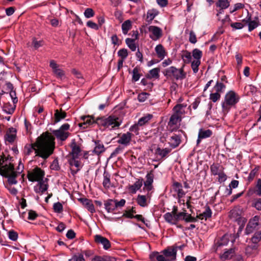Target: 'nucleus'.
Masks as SVG:
<instances>
[{"label":"nucleus","instance_id":"obj_1","mask_svg":"<svg viewBox=\"0 0 261 261\" xmlns=\"http://www.w3.org/2000/svg\"><path fill=\"white\" fill-rule=\"evenodd\" d=\"M55 148V137L46 132L39 137L35 143L26 144L23 153L25 156L34 153L35 156L45 160L53 153Z\"/></svg>","mask_w":261,"mask_h":261},{"label":"nucleus","instance_id":"obj_2","mask_svg":"<svg viewBox=\"0 0 261 261\" xmlns=\"http://www.w3.org/2000/svg\"><path fill=\"white\" fill-rule=\"evenodd\" d=\"M0 174L8 178L9 185H16L17 183V173L14 171L13 165L4 155H0Z\"/></svg>","mask_w":261,"mask_h":261},{"label":"nucleus","instance_id":"obj_3","mask_svg":"<svg viewBox=\"0 0 261 261\" xmlns=\"http://www.w3.org/2000/svg\"><path fill=\"white\" fill-rule=\"evenodd\" d=\"M96 124L105 129L113 130L118 128L122 123L121 119L117 116L111 115L97 117Z\"/></svg>","mask_w":261,"mask_h":261},{"label":"nucleus","instance_id":"obj_4","mask_svg":"<svg viewBox=\"0 0 261 261\" xmlns=\"http://www.w3.org/2000/svg\"><path fill=\"white\" fill-rule=\"evenodd\" d=\"M163 73L167 80L172 81L182 80L186 76L183 67L177 68L174 66H170L165 69Z\"/></svg>","mask_w":261,"mask_h":261},{"label":"nucleus","instance_id":"obj_5","mask_svg":"<svg viewBox=\"0 0 261 261\" xmlns=\"http://www.w3.org/2000/svg\"><path fill=\"white\" fill-rule=\"evenodd\" d=\"M240 96L234 91L230 90L226 93L224 101L222 102V108L223 111H228L234 106L239 101Z\"/></svg>","mask_w":261,"mask_h":261},{"label":"nucleus","instance_id":"obj_6","mask_svg":"<svg viewBox=\"0 0 261 261\" xmlns=\"http://www.w3.org/2000/svg\"><path fill=\"white\" fill-rule=\"evenodd\" d=\"M260 218L258 216H255L250 219L247 224L245 230V233L249 235L258 231L261 228V224L259 223Z\"/></svg>","mask_w":261,"mask_h":261},{"label":"nucleus","instance_id":"obj_7","mask_svg":"<svg viewBox=\"0 0 261 261\" xmlns=\"http://www.w3.org/2000/svg\"><path fill=\"white\" fill-rule=\"evenodd\" d=\"M230 217L232 219H234V220L236 221L238 224L239 225V227L237 233L238 237H239V234L242 231L244 227L247 222V219L243 217H241L237 211L232 210L230 212Z\"/></svg>","mask_w":261,"mask_h":261},{"label":"nucleus","instance_id":"obj_8","mask_svg":"<svg viewBox=\"0 0 261 261\" xmlns=\"http://www.w3.org/2000/svg\"><path fill=\"white\" fill-rule=\"evenodd\" d=\"M70 125L68 123L63 124L58 129L54 130L53 134L56 138L61 140L65 141L69 136V133L67 132L69 129Z\"/></svg>","mask_w":261,"mask_h":261},{"label":"nucleus","instance_id":"obj_9","mask_svg":"<svg viewBox=\"0 0 261 261\" xmlns=\"http://www.w3.org/2000/svg\"><path fill=\"white\" fill-rule=\"evenodd\" d=\"M44 172L40 168L36 167L28 173V178L29 181H39L44 180Z\"/></svg>","mask_w":261,"mask_h":261},{"label":"nucleus","instance_id":"obj_10","mask_svg":"<svg viewBox=\"0 0 261 261\" xmlns=\"http://www.w3.org/2000/svg\"><path fill=\"white\" fill-rule=\"evenodd\" d=\"M177 247L176 245L169 246L161 252L166 257L167 261H176Z\"/></svg>","mask_w":261,"mask_h":261},{"label":"nucleus","instance_id":"obj_11","mask_svg":"<svg viewBox=\"0 0 261 261\" xmlns=\"http://www.w3.org/2000/svg\"><path fill=\"white\" fill-rule=\"evenodd\" d=\"M49 67L51 68L53 74L57 79L62 80L65 78V71L60 68V66L55 60L50 61Z\"/></svg>","mask_w":261,"mask_h":261},{"label":"nucleus","instance_id":"obj_12","mask_svg":"<svg viewBox=\"0 0 261 261\" xmlns=\"http://www.w3.org/2000/svg\"><path fill=\"white\" fill-rule=\"evenodd\" d=\"M148 31L150 33L149 37L152 40L156 41L162 36V30L158 27L154 25L149 26Z\"/></svg>","mask_w":261,"mask_h":261},{"label":"nucleus","instance_id":"obj_13","mask_svg":"<svg viewBox=\"0 0 261 261\" xmlns=\"http://www.w3.org/2000/svg\"><path fill=\"white\" fill-rule=\"evenodd\" d=\"M172 189V191L176 194L177 198L178 199L184 197L187 193L186 192L184 191L182 184L177 181H174L173 182Z\"/></svg>","mask_w":261,"mask_h":261},{"label":"nucleus","instance_id":"obj_14","mask_svg":"<svg viewBox=\"0 0 261 261\" xmlns=\"http://www.w3.org/2000/svg\"><path fill=\"white\" fill-rule=\"evenodd\" d=\"M48 179L45 178L44 180L39 181L37 184L34 186V190L36 193L42 194L48 188V185L47 184Z\"/></svg>","mask_w":261,"mask_h":261},{"label":"nucleus","instance_id":"obj_15","mask_svg":"<svg viewBox=\"0 0 261 261\" xmlns=\"http://www.w3.org/2000/svg\"><path fill=\"white\" fill-rule=\"evenodd\" d=\"M232 237L231 234H225L215 243L216 250L217 251L221 247L227 246Z\"/></svg>","mask_w":261,"mask_h":261},{"label":"nucleus","instance_id":"obj_16","mask_svg":"<svg viewBox=\"0 0 261 261\" xmlns=\"http://www.w3.org/2000/svg\"><path fill=\"white\" fill-rule=\"evenodd\" d=\"M132 136V134L129 132L124 133L119 137L117 143L122 145L124 147L127 146L130 144Z\"/></svg>","mask_w":261,"mask_h":261},{"label":"nucleus","instance_id":"obj_17","mask_svg":"<svg viewBox=\"0 0 261 261\" xmlns=\"http://www.w3.org/2000/svg\"><path fill=\"white\" fill-rule=\"evenodd\" d=\"M81 119L83 121L79 124V126L83 129H86L93 125L94 123H96L93 117L90 116H83L81 117Z\"/></svg>","mask_w":261,"mask_h":261},{"label":"nucleus","instance_id":"obj_18","mask_svg":"<svg viewBox=\"0 0 261 261\" xmlns=\"http://www.w3.org/2000/svg\"><path fill=\"white\" fill-rule=\"evenodd\" d=\"M94 240L97 244L101 245L105 250H108L111 247V243L109 240L101 235H96Z\"/></svg>","mask_w":261,"mask_h":261},{"label":"nucleus","instance_id":"obj_19","mask_svg":"<svg viewBox=\"0 0 261 261\" xmlns=\"http://www.w3.org/2000/svg\"><path fill=\"white\" fill-rule=\"evenodd\" d=\"M187 107V104L186 103H178L173 108V113L183 118L186 113Z\"/></svg>","mask_w":261,"mask_h":261},{"label":"nucleus","instance_id":"obj_20","mask_svg":"<svg viewBox=\"0 0 261 261\" xmlns=\"http://www.w3.org/2000/svg\"><path fill=\"white\" fill-rule=\"evenodd\" d=\"M182 117L173 113L170 117L168 125L170 127H173L172 130L176 128L179 125Z\"/></svg>","mask_w":261,"mask_h":261},{"label":"nucleus","instance_id":"obj_21","mask_svg":"<svg viewBox=\"0 0 261 261\" xmlns=\"http://www.w3.org/2000/svg\"><path fill=\"white\" fill-rule=\"evenodd\" d=\"M253 194L261 196V178L257 179L254 188H250L248 191V195L251 196Z\"/></svg>","mask_w":261,"mask_h":261},{"label":"nucleus","instance_id":"obj_22","mask_svg":"<svg viewBox=\"0 0 261 261\" xmlns=\"http://www.w3.org/2000/svg\"><path fill=\"white\" fill-rule=\"evenodd\" d=\"M16 132L15 128H9L5 136V141L10 143H13L16 138Z\"/></svg>","mask_w":261,"mask_h":261},{"label":"nucleus","instance_id":"obj_23","mask_svg":"<svg viewBox=\"0 0 261 261\" xmlns=\"http://www.w3.org/2000/svg\"><path fill=\"white\" fill-rule=\"evenodd\" d=\"M254 20H251V17H246V19L243 20V22H245L248 24V31L249 32L252 31L255 28H256L259 24L258 17H255Z\"/></svg>","mask_w":261,"mask_h":261},{"label":"nucleus","instance_id":"obj_24","mask_svg":"<svg viewBox=\"0 0 261 261\" xmlns=\"http://www.w3.org/2000/svg\"><path fill=\"white\" fill-rule=\"evenodd\" d=\"M94 143L95 147L93 150V152L96 155H99L100 154L104 152L106 150V148L104 146L102 142L100 140H93Z\"/></svg>","mask_w":261,"mask_h":261},{"label":"nucleus","instance_id":"obj_25","mask_svg":"<svg viewBox=\"0 0 261 261\" xmlns=\"http://www.w3.org/2000/svg\"><path fill=\"white\" fill-rule=\"evenodd\" d=\"M70 147L71 148L72 157L79 158L82 151L80 145L77 144L75 141H73L71 143Z\"/></svg>","mask_w":261,"mask_h":261},{"label":"nucleus","instance_id":"obj_26","mask_svg":"<svg viewBox=\"0 0 261 261\" xmlns=\"http://www.w3.org/2000/svg\"><path fill=\"white\" fill-rule=\"evenodd\" d=\"M79 201L91 213H94L95 212L94 205L91 200L87 198H80Z\"/></svg>","mask_w":261,"mask_h":261},{"label":"nucleus","instance_id":"obj_27","mask_svg":"<svg viewBox=\"0 0 261 261\" xmlns=\"http://www.w3.org/2000/svg\"><path fill=\"white\" fill-rule=\"evenodd\" d=\"M171 149L168 148H161L158 147L155 150V153L160 157V159H164L168 156Z\"/></svg>","mask_w":261,"mask_h":261},{"label":"nucleus","instance_id":"obj_28","mask_svg":"<svg viewBox=\"0 0 261 261\" xmlns=\"http://www.w3.org/2000/svg\"><path fill=\"white\" fill-rule=\"evenodd\" d=\"M234 255V249L230 248L225 250L223 253L220 254V258L222 260L224 261L231 258Z\"/></svg>","mask_w":261,"mask_h":261},{"label":"nucleus","instance_id":"obj_29","mask_svg":"<svg viewBox=\"0 0 261 261\" xmlns=\"http://www.w3.org/2000/svg\"><path fill=\"white\" fill-rule=\"evenodd\" d=\"M155 51L157 57L162 60L167 56V52L166 51L164 46L162 44H158L155 47Z\"/></svg>","mask_w":261,"mask_h":261},{"label":"nucleus","instance_id":"obj_30","mask_svg":"<svg viewBox=\"0 0 261 261\" xmlns=\"http://www.w3.org/2000/svg\"><path fill=\"white\" fill-rule=\"evenodd\" d=\"M210 170L212 175L216 176L224 170L223 167L219 163H213L210 166Z\"/></svg>","mask_w":261,"mask_h":261},{"label":"nucleus","instance_id":"obj_31","mask_svg":"<svg viewBox=\"0 0 261 261\" xmlns=\"http://www.w3.org/2000/svg\"><path fill=\"white\" fill-rule=\"evenodd\" d=\"M180 142V137L178 135H173L169 139L168 143L171 148H175L179 145Z\"/></svg>","mask_w":261,"mask_h":261},{"label":"nucleus","instance_id":"obj_32","mask_svg":"<svg viewBox=\"0 0 261 261\" xmlns=\"http://www.w3.org/2000/svg\"><path fill=\"white\" fill-rule=\"evenodd\" d=\"M142 184L143 180L142 179H138L133 185L129 186L128 190L131 193L135 194L138 190L141 189Z\"/></svg>","mask_w":261,"mask_h":261},{"label":"nucleus","instance_id":"obj_33","mask_svg":"<svg viewBox=\"0 0 261 261\" xmlns=\"http://www.w3.org/2000/svg\"><path fill=\"white\" fill-rule=\"evenodd\" d=\"M146 181L144 182V184L147 191L149 192L151 191L153 188V186L152 185L153 181V174L151 173H148L146 175Z\"/></svg>","mask_w":261,"mask_h":261},{"label":"nucleus","instance_id":"obj_34","mask_svg":"<svg viewBox=\"0 0 261 261\" xmlns=\"http://www.w3.org/2000/svg\"><path fill=\"white\" fill-rule=\"evenodd\" d=\"M229 6L228 0H218L216 3V7L219 8V13H222L221 11L227 8Z\"/></svg>","mask_w":261,"mask_h":261},{"label":"nucleus","instance_id":"obj_35","mask_svg":"<svg viewBox=\"0 0 261 261\" xmlns=\"http://www.w3.org/2000/svg\"><path fill=\"white\" fill-rule=\"evenodd\" d=\"M226 89V85L222 82L218 80L213 88V92H216L220 94L223 93Z\"/></svg>","mask_w":261,"mask_h":261},{"label":"nucleus","instance_id":"obj_36","mask_svg":"<svg viewBox=\"0 0 261 261\" xmlns=\"http://www.w3.org/2000/svg\"><path fill=\"white\" fill-rule=\"evenodd\" d=\"M149 196H146L145 195H138L136 198V201L138 205H139L141 207H146L148 206V198Z\"/></svg>","mask_w":261,"mask_h":261},{"label":"nucleus","instance_id":"obj_37","mask_svg":"<svg viewBox=\"0 0 261 261\" xmlns=\"http://www.w3.org/2000/svg\"><path fill=\"white\" fill-rule=\"evenodd\" d=\"M91 261H116V259L114 257L107 255L102 256L95 255L92 258Z\"/></svg>","mask_w":261,"mask_h":261},{"label":"nucleus","instance_id":"obj_38","mask_svg":"<svg viewBox=\"0 0 261 261\" xmlns=\"http://www.w3.org/2000/svg\"><path fill=\"white\" fill-rule=\"evenodd\" d=\"M151 261H167L165 256L158 252H153L150 255Z\"/></svg>","mask_w":261,"mask_h":261},{"label":"nucleus","instance_id":"obj_39","mask_svg":"<svg viewBox=\"0 0 261 261\" xmlns=\"http://www.w3.org/2000/svg\"><path fill=\"white\" fill-rule=\"evenodd\" d=\"M160 69L159 68H154L149 70V73L146 75V78L151 79L153 78L159 79Z\"/></svg>","mask_w":261,"mask_h":261},{"label":"nucleus","instance_id":"obj_40","mask_svg":"<svg viewBox=\"0 0 261 261\" xmlns=\"http://www.w3.org/2000/svg\"><path fill=\"white\" fill-rule=\"evenodd\" d=\"M102 185L103 187L106 189H108L112 187L110 181V175L108 172H104L103 173Z\"/></svg>","mask_w":261,"mask_h":261},{"label":"nucleus","instance_id":"obj_41","mask_svg":"<svg viewBox=\"0 0 261 261\" xmlns=\"http://www.w3.org/2000/svg\"><path fill=\"white\" fill-rule=\"evenodd\" d=\"M164 218L166 222L171 224H176L177 221L175 214L173 215L171 213H166L164 215Z\"/></svg>","mask_w":261,"mask_h":261},{"label":"nucleus","instance_id":"obj_42","mask_svg":"<svg viewBox=\"0 0 261 261\" xmlns=\"http://www.w3.org/2000/svg\"><path fill=\"white\" fill-rule=\"evenodd\" d=\"M105 208L108 213H112L115 210V206L112 199H109L105 202Z\"/></svg>","mask_w":261,"mask_h":261},{"label":"nucleus","instance_id":"obj_43","mask_svg":"<svg viewBox=\"0 0 261 261\" xmlns=\"http://www.w3.org/2000/svg\"><path fill=\"white\" fill-rule=\"evenodd\" d=\"M198 135H199L200 138H202L203 139L211 137L213 135V132L209 129H204L200 128L199 130Z\"/></svg>","mask_w":261,"mask_h":261},{"label":"nucleus","instance_id":"obj_44","mask_svg":"<svg viewBox=\"0 0 261 261\" xmlns=\"http://www.w3.org/2000/svg\"><path fill=\"white\" fill-rule=\"evenodd\" d=\"M152 117L153 116L151 114H147L140 118L138 121V123L139 125H140V126H143L147 123L149 120H150Z\"/></svg>","mask_w":261,"mask_h":261},{"label":"nucleus","instance_id":"obj_45","mask_svg":"<svg viewBox=\"0 0 261 261\" xmlns=\"http://www.w3.org/2000/svg\"><path fill=\"white\" fill-rule=\"evenodd\" d=\"M132 28V22L129 20H127L125 21L122 24V33L124 35H126L128 32V31Z\"/></svg>","mask_w":261,"mask_h":261},{"label":"nucleus","instance_id":"obj_46","mask_svg":"<svg viewBox=\"0 0 261 261\" xmlns=\"http://www.w3.org/2000/svg\"><path fill=\"white\" fill-rule=\"evenodd\" d=\"M66 116V113L65 112L59 111L58 110L55 111V122H58L62 119H64Z\"/></svg>","mask_w":261,"mask_h":261},{"label":"nucleus","instance_id":"obj_47","mask_svg":"<svg viewBox=\"0 0 261 261\" xmlns=\"http://www.w3.org/2000/svg\"><path fill=\"white\" fill-rule=\"evenodd\" d=\"M125 43L132 51L136 50L137 46L135 43V39L127 38L125 39Z\"/></svg>","mask_w":261,"mask_h":261},{"label":"nucleus","instance_id":"obj_48","mask_svg":"<svg viewBox=\"0 0 261 261\" xmlns=\"http://www.w3.org/2000/svg\"><path fill=\"white\" fill-rule=\"evenodd\" d=\"M251 240L253 244H257L261 241V228L257 231L253 233Z\"/></svg>","mask_w":261,"mask_h":261},{"label":"nucleus","instance_id":"obj_49","mask_svg":"<svg viewBox=\"0 0 261 261\" xmlns=\"http://www.w3.org/2000/svg\"><path fill=\"white\" fill-rule=\"evenodd\" d=\"M140 69L138 67H135L132 71L133 73V76H132V80L133 82H137L139 81V80L140 78L141 74L139 73Z\"/></svg>","mask_w":261,"mask_h":261},{"label":"nucleus","instance_id":"obj_50","mask_svg":"<svg viewBox=\"0 0 261 261\" xmlns=\"http://www.w3.org/2000/svg\"><path fill=\"white\" fill-rule=\"evenodd\" d=\"M192 56L195 60H200L202 56V53L200 50L195 48L192 51Z\"/></svg>","mask_w":261,"mask_h":261},{"label":"nucleus","instance_id":"obj_51","mask_svg":"<svg viewBox=\"0 0 261 261\" xmlns=\"http://www.w3.org/2000/svg\"><path fill=\"white\" fill-rule=\"evenodd\" d=\"M182 59L185 63L188 64L191 62L192 56L191 53L186 51L181 56Z\"/></svg>","mask_w":261,"mask_h":261},{"label":"nucleus","instance_id":"obj_52","mask_svg":"<svg viewBox=\"0 0 261 261\" xmlns=\"http://www.w3.org/2000/svg\"><path fill=\"white\" fill-rule=\"evenodd\" d=\"M79 158H73L72 157L71 159L69 161V163L71 166H74L77 169L80 168L81 165V162L79 161L77 159Z\"/></svg>","mask_w":261,"mask_h":261},{"label":"nucleus","instance_id":"obj_53","mask_svg":"<svg viewBox=\"0 0 261 261\" xmlns=\"http://www.w3.org/2000/svg\"><path fill=\"white\" fill-rule=\"evenodd\" d=\"M200 63V60H194L191 62V68L194 73H196L198 72Z\"/></svg>","mask_w":261,"mask_h":261},{"label":"nucleus","instance_id":"obj_54","mask_svg":"<svg viewBox=\"0 0 261 261\" xmlns=\"http://www.w3.org/2000/svg\"><path fill=\"white\" fill-rule=\"evenodd\" d=\"M32 45L34 49H37L43 45V40H37L36 38L32 39Z\"/></svg>","mask_w":261,"mask_h":261},{"label":"nucleus","instance_id":"obj_55","mask_svg":"<svg viewBox=\"0 0 261 261\" xmlns=\"http://www.w3.org/2000/svg\"><path fill=\"white\" fill-rule=\"evenodd\" d=\"M221 98V94L216 92H213L210 94V99L213 102H216Z\"/></svg>","mask_w":261,"mask_h":261},{"label":"nucleus","instance_id":"obj_56","mask_svg":"<svg viewBox=\"0 0 261 261\" xmlns=\"http://www.w3.org/2000/svg\"><path fill=\"white\" fill-rule=\"evenodd\" d=\"M259 166L255 167L253 169H252L250 172L249 176L248 177V180L250 181L253 179L256 174L257 173L259 170Z\"/></svg>","mask_w":261,"mask_h":261},{"label":"nucleus","instance_id":"obj_57","mask_svg":"<svg viewBox=\"0 0 261 261\" xmlns=\"http://www.w3.org/2000/svg\"><path fill=\"white\" fill-rule=\"evenodd\" d=\"M203 216L205 217V220L210 218L212 217V212L209 206L206 205L205 206V211L202 213Z\"/></svg>","mask_w":261,"mask_h":261},{"label":"nucleus","instance_id":"obj_58","mask_svg":"<svg viewBox=\"0 0 261 261\" xmlns=\"http://www.w3.org/2000/svg\"><path fill=\"white\" fill-rule=\"evenodd\" d=\"M118 56L121 58V59L125 60L128 56L127 50L125 48L120 49L118 51Z\"/></svg>","mask_w":261,"mask_h":261},{"label":"nucleus","instance_id":"obj_59","mask_svg":"<svg viewBox=\"0 0 261 261\" xmlns=\"http://www.w3.org/2000/svg\"><path fill=\"white\" fill-rule=\"evenodd\" d=\"M245 89L247 91V94L248 95L249 94H254L256 93V92L257 91V88L253 85H249L248 86H247L246 87H245Z\"/></svg>","mask_w":261,"mask_h":261},{"label":"nucleus","instance_id":"obj_60","mask_svg":"<svg viewBox=\"0 0 261 261\" xmlns=\"http://www.w3.org/2000/svg\"><path fill=\"white\" fill-rule=\"evenodd\" d=\"M53 208L56 213H60L63 211V205L60 202H58L54 204Z\"/></svg>","mask_w":261,"mask_h":261},{"label":"nucleus","instance_id":"obj_61","mask_svg":"<svg viewBox=\"0 0 261 261\" xmlns=\"http://www.w3.org/2000/svg\"><path fill=\"white\" fill-rule=\"evenodd\" d=\"M69 261H86L82 254L73 255Z\"/></svg>","mask_w":261,"mask_h":261},{"label":"nucleus","instance_id":"obj_62","mask_svg":"<svg viewBox=\"0 0 261 261\" xmlns=\"http://www.w3.org/2000/svg\"><path fill=\"white\" fill-rule=\"evenodd\" d=\"M8 237L10 240L15 241H16L18 238V234L13 230H10L8 232Z\"/></svg>","mask_w":261,"mask_h":261},{"label":"nucleus","instance_id":"obj_63","mask_svg":"<svg viewBox=\"0 0 261 261\" xmlns=\"http://www.w3.org/2000/svg\"><path fill=\"white\" fill-rule=\"evenodd\" d=\"M235 58L237 63V68L239 69L242 64V56L241 54L237 53Z\"/></svg>","mask_w":261,"mask_h":261},{"label":"nucleus","instance_id":"obj_64","mask_svg":"<svg viewBox=\"0 0 261 261\" xmlns=\"http://www.w3.org/2000/svg\"><path fill=\"white\" fill-rule=\"evenodd\" d=\"M252 205L258 211H261V198L255 199L252 203Z\"/></svg>","mask_w":261,"mask_h":261}]
</instances>
